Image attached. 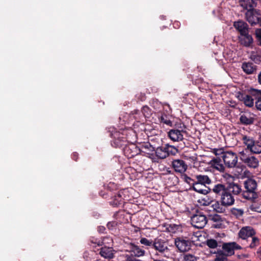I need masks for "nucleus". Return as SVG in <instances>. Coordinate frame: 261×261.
I'll list each match as a JSON object with an SVG mask.
<instances>
[{
	"label": "nucleus",
	"instance_id": "obj_13",
	"mask_svg": "<svg viewBox=\"0 0 261 261\" xmlns=\"http://www.w3.org/2000/svg\"><path fill=\"white\" fill-rule=\"evenodd\" d=\"M172 166L176 172L179 173L181 174H184L188 168V166L186 162L180 159L173 160L172 162Z\"/></svg>",
	"mask_w": 261,
	"mask_h": 261
},
{
	"label": "nucleus",
	"instance_id": "obj_29",
	"mask_svg": "<svg viewBox=\"0 0 261 261\" xmlns=\"http://www.w3.org/2000/svg\"><path fill=\"white\" fill-rule=\"evenodd\" d=\"M244 144L247 146V149L251 148L256 142L253 138L250 136H244L242 138Z\"/></svg>",
	"mask_w": 261,
	"mask_h": 261
},
{
	"label": "nucleus",
	"instance_id": "obj_21",
	"mask_svg": "<svg viewBox=\"0 0 261 261\" xmlns=\"http://www.w3.org/2000/svg\"><path fill=\"white\" fill-rule=\"evenodd\" d=\"M239 5L247 11H251L256 6V3L254 0H239Z\"/></svg>",
	"mask_w": 261,
	"mask_h": 261
},
{
	"label": "nucleus",
	"instance_id": "obj_3",
	"mask_svg": "<svg viewBox=\"0 0 261 261\" xmlns=\"http://www.w3.org/2000/svg\"><path fill=\"white\" fill-rule=\"evenodd\" d=\"M244 185L245 190L242 192L243 197L247 200H254L257 197L255 192L256 181L252 178H248L244 181Z\"/></svg>",
	"mask_w": 261,
	"mask_h": 261
},
{
	"label": "nucleus",
	"instance_id": "obj_34",
	"mask_svg": "<svg viewBox=\"0 0 261 261\" xmlns=\"http://www.w3.org/2000/svg\"><path fill=\"white\" fill-rule=\"evenodd\" d=\"M160 122L164 124L167 125L169 126H172V122L170 119V118L168 116L165 114L162 115V116L159 118Z\"/></svg>",
	"mask_w": 261,
	"mask_h": 261
},
{
	"label": "nucleus",
	"instance_id": "obj_8",
	"mask_svg": "<svg viewBox=\"0 0 261 261\" xmlns=\"http://www.w3.org/2000/svg\"><path fill=\"white\" fill-rule=\"evenodd\" d=\"M225 165L228 168L234 167L238 162V156L232 151H226L222 156Z\"/></svg>",
	"mask_w": 261,
	"mask_h": 261
},
{
	"label": "nucleus",
	"instance_id": "obj_38",
	"mask_svg": "<svg viewBox=\"0 0 261 261\" xmlns=\"http://www.w3.org/2000/svg\"><path fill=\"white\" fill-rule=\"evenodd\" d=\"M231 214L235 216L236 218H239L242 216L244 214V211L242 209L232 208L231 210Z\"/></svg>",
	"mask_w": 261,
	"mask_h": 261
},
{
	"label": "nucleus",
	"instance_id": "obj_56",
	"mask_svg": "<svg viewBox=\"0 0 261 261\" xmlns=\"http://www.w3.org/2000/svg\"><path fill=\"white\" fill-rule=\"evenodd\" d=\"M139 112V111L137 110H135L133 111H132V114L133 115H136V114H137Z\"/></svg>",
	"mask_w": 261,
	"mask_h": 261
},
{
	"label": "nucleus",
	"instance_id": "obj_45",
	"mask_svg": "<svg viewBox=\"0 0 261 261\" xmlns=\"http://www.w3.org/2000/svg\"><path fill=\"white\" fill-rule=\"evenodd\" d=\"M213 206L214 210H215L217 212L222 213L224 211L223 207L220 205V204L218 202H215V203L214 204Z\"/></svg>",
	"mask_w": 261,
	"mask_h": 261
},
{
	"label": "nucleus",
	"instance_id": "obj_2",
	"mask_svg": "<svg viewBox=\"0 0 261 261\" xmlns=\"http://www.w3.org/2000/svg\"><path fill=\"white\" fill-rule=\"evenodd\" d=\"M196 178L197 180L193 187L194 191L202 194H206L211 192V188L206 187V185H209L212 182L207 175H197L196 176Z\"/></svg>",
	"mask_w": 261,
	"mask_h": 261
},
{
	"label": "nucleus",
	"instance_id": "obj_18",
	"mask_svg": "<svg viewBox=\"0 0 261 261\" xmlns=\"http://www.w3.org/2000/svg\"><path fill=\"white\" fill-rule=\"evenodd\" d=\"M254 115L250 112H245L241 115L240 117V121L243 125H250L253 123L254 121Z\"/></svg>",
	"mask_w": 261,
	"mask_h": 261
},
{
	"label": "nucleus",
	"instance_id": "obj_19",
	"mask_svg": "<svg viewBox=\"0 0 261 261\" xmlns=\"http://www.w3.org/2000/svg\"><path fill=\"white\" fill-rule=\"evenodd\" d=\"M242 69L247 74H252L255 73L257 66L250 62H244L242 64Z\"/></svg>",
	"mask_w": 261,
	"mask_h": 261
},
{
	"label": "nucleus",
	"instance_id": "obj_58",
	"mask_svg": "<svg viewBox=\"0 0 261 261\" xmlns=\"http://www.w3.org/2000/svg\"><path fill=\"white\" fill-rule=\"evenodd\" d=\"M258 42V45L261 46V39H257Z\"/></svg>",
	"mask_w": 261,
	"mask_h": 261
},
{
	"label": "nucleus",
	"instance_id": "obj_43",
	"mask_svg": "<svg viewBox=\"0 0 261 261\" xmlns=\"http://www.w3.org/2000/svg\"><path fill=\"white\" fill-rule=\"evenodd\" d=\"M196 257L191 254H186L184 255L183 260L182 261H196Z\"/></svg>",
	"mask_w": 261,
	"mask_h": 261
},
{
	"label": "nucleus",
	"instance_id": "obj_7",
	"mask_svg": "<svg viewBox=\"0 0 261 261\" xmlns=\"http://www.w3.org/2000/svg\"><path fill=\"white\" fill-rule=\"evenodd\" d=\"M240 160L248 167L253 169H255L258 167L259 161L255 156L247 155L244 151L240 152Z\"/></svg>",
	"mask_w": 261,
	"mask_h": 261
},
{
	"label": "nucleus",
	"instance_id": "obj_39",
	"mask_svg": "<svg viewBox=\"0 0 261 261\" xmlns=\"http://www.w3.org/2000/svg\"><path fill=\"white\" fill-rule=\"evenodd\" d=\"M250 59L256 64L261 62V55L254 52L251 54Z\"/></svg>",
	"mask_w": 261,
	"mask_h": 261
},
{
	"label": "nucleus",
	"instance_id": "obj_57",
	"mask_svg": "<svg viewBox=\"0 0 261 261\" xmlns=\"http://www.w3.org/2000/svg\"><path fill=\"white\" fill-rule=\"evenodd\" d=\"M174 27H178V22H176L174 23Z\"/></svg>",
	"mask_w": 261,
	"mask_h": 261
},
{
	"label": "nucleus",
	"instance_id": "obj_49",
	"mask_svg": "<svg viewBox=\"0 0 261 261\" xmlns=\"http://www.w3.org/2000/svg\"><path fill=\"white\" fill-rule=\"evenodd\" d=\"M255 35L257 39H261V29H256L255 31Z\"/></svg>",
	"mask_w": 261,
	"mask_h": 261
},
{
	"label": "nucleus",
	"instance_id": "obj_48",
	"mask_svg": "<svg viewBox=\"0 0 261 261\" xmlns=\"http://www.w3.org/2000/svg\"><path fill=\"white\" fill-rule=\"evenodd\" d=\"M212 220L216 222H221L222 221V217L219 215L215 214L212 216Z\"/></svg>",
	"mask_w": 261,
	"mask_h": 261
},
{
	"label": "nucleus",
	"instance_id": "obj_32",
	"mask_svg": "<svg viewBox=\"0 0 261 261\" xmlns=\"http://www.w3.org/2000/svg\"><path fill=\"white\" fill-rule=\"evenodd\" d=\"M227 257L228 256L221 251V250H219L216 252L215 261H227Z\"/></svg>",
	"mask_w": 261,
	"mask_h": 261
},
{
	"label": "nucleus",
	"instance_id": "obj_30",
	"mask_svg": "<svg viewBox=\"0 0 261 261\" xmlns=\"http://www.w3.org/2000/svg\"><path fill=\"white\" fill-rule=\"evenodd\" d=\"M260 244V239L255 236L251 237V240L249 244L248 247L251 249H255Z\"/></svg>",
	"mask_w": 261,
	"mask_h": 261
},
{
	"label": "nucleus",
	"instance_id": "obj_20",
	"mask_svg": "<svg viewBox=\"0 0 261 261\" xmlns=\"http://www.w3.org/2000/svg\"><path fill=\"white\" fill-rule=\"evenodd\" d=\"M233 27L239 32V35L249 32L248 24L243 21H235L233 23Z\"/></svg>",
	"mask_w": 261,
	"mask_h": 261
},
{
	"label": "nucleus",
	"instance_id": "obj_11",
	"mask_svg": "<svg viewBox=\"0 0 261 261\" xmlns=\"http://www.w3.org/2000/svg\"><path fill=\"white\" fill-rule=\"evenodd\" d=\"M235 199L234 196L226 191L220 196V202L221 205L225 207H228L234 203Z\"/></svg>",
	"mask_w": 261,
	"mask_h": 261
},
{
	"label": "nucleus",
	"instance_id": "obj_37",
	"mask_svg": "<svg viewBox=\"0 0 261 261\" xmlns=\"http://www.w3.org/2000/svg\"><path fill=\"white\" fill-rule=\"evenodd\" d=\"M165 147L166 153H168V156L170 154H175L177 152V149L173 146L166 144Z\"/></svg>",
	"mask_w": 261,
	"mask_h": 261
},
{
	"label": "nucleus",
	"instance_id": "obj_61",
	"mask_svg": "<svg viewBox=\"0 0 261 261\" xmlns=\"http://www.w3.org/2000/svg\"><path fill=\"white\" fill-rule=\"evenodd\" d=\"M201 187V186L199 187V189H202Z\"/></svg>",
	"mask_w": 261,
	"mask_h": 261
},
{
	"label": "nucleus",
	"instance_id": "obj_36",
	"mask_svg": "<svg viewBox=\"0 0 261 261\" xmlns=\"http://www.w3.org/2000/svg\"><path fill=\"white\" fill-rule=\"evenodd\" d=\"M151 106L156 110L160 111L163 108L162 103L157 99H153L151 101Z\"/></svg>",
	"mask_w": 261,
	"mask_h": 261
},
{
	"label": "nucleus",
	"instance_id": "obj_31",
	"mask_svg": "<svg viewBox=\"0 0 261 261\" xmlns=\"http://www.w3.org/2000/svg\"><path fill=\"white\" fill-rule=\"evenodd\" d=\"M168 231L171 233H176L181 231V226L180 225L170 224L167 227Z\"/></svg>",
	"mask_w": 261,
	"mask_h": 261
},
{
	"label": "nucleus",
	"instance_id": "obj_14",
	"mask_svg": "<svg viewBox=\"0 0 261 261\" xmlns=\"http://www.w3.org/2000/svg\"><path fill=\"white\" fill-rule=\"evenodd\" d=\"M152 248L154 249L156 251L161 253L167 252L168 250L166 242L164 240L160 238H156L154 240Z\"/></svg>",
	"mask_w": 261,
	"mask_h": 261
},
{
	"label": "nucleus",
	"instance_id": "obj_42",
	"mask_svg": "<svg viewBox=\"0 0 261 261\" xmlns=\"http://www.w3.org/2000/svg\"><path fill=\"white\" fill-rule=\"evenodd\" d=\"M107 240L110 241H111V242H112V240L110 238H109L108 237H105V238H103L102 239V241H101V240H98V241L95 240V242L92 241V243L96 244L98 246H102V245H104L105 244H106V241Z\"/></svg>",
	"mask_w": 261,
	"mask_h": 261
},
{
	"label": "nucleus",
	"instance_id": "obj_26",
	"mask_svg": "<svg viewBox=\"0 0 261 261\" xmlns=\"http://www.w3.org/2000/svg\"><path fill=\"white\" fill-rule=\"evenodd\" d=\"M226 191V187L222 184H217L212 188L211 192L214 193L216 195L221 196Z\"/></svg>",
	"mask_w": 261,
	"mask_h": 261
},
{
	"label": "nucleus",
	"instance_id": "obj_52",
	"mask_svg": "<svg viewBox=\"0 0 261 261\" xmlns=\"http://www.w3.org/2000/svg\"><path fill=\"white\" fill-rule=\"evenodd\" d=\"M257 256L261 259V246L259 247L256 251Z\"/></svg>",
	"mask_w": 261,
	"mask_h": 261
},
{
	"label": "nucleus",
	"instance_id": "obj_9",
	"mask_svg": "<svg viewBox=\"0 0 261 261\" xmlns=\"http://www.w3.org/2000/svg\"><path fill=\"white\" fill-rule=\"evenodd\" d=\"M191 242L182 237H178L174 240V244L178 250L181 252H186L190 249Z\"/></svg>",
	"mask_w": 261,
	"mask_h": 261
},
{
	"label": "nucleus",
	"instance_id": "obj_24",
	"mask_svg": "<svg viewBox=\"0 0 261 261\" xmlns=\"http://www.w3.org/2000/svg\"><path fill=\"white\" fill-rule=\"evenodd\" d=\"M99 254L102 257L108 259L112 258L114 256L112 247L106 246L101 248Z\"/></svg>",
	"mask_w": 261,
	"mask_h": 261
},
{
	"label": "nucleus",
	"instance_id": "obj_17",
	"mask_svg": "<svg viewBox=\"0 0 261 261\" xmlns=\"http://www.w3.org/2000/svg\"><path fill=\"white\" fill-rule=\"evenodd\" d=\"M237 97L239 100L243 101L247 107L251 108L254 106V99L249 95L242 92H238Z\"/></svg>",
	"mask_w": 261,
	"mask_h": 261
},
{
	"label": "nucleus",
	"instance_id": "obj_15",
	"mask_svg": "<svg viewBox=\"0 0 261 261\" xmlns=\"http://www.w3.org/2000/svg\"><path fill=\"white\" fill-rule=\"evenodd\" d=\"M140 149V153H144L147 156L153 159L154 157V152L155 148L149 143H146L140 144L139 146Z\"/></svg>",
	"mask_w": 261,
	"mask_h": 261
},
{
	"label": "nucleus",
	"instance_id": "obj_62",
	"mask_svg": "<svg viewBox=\"0 0 261 261\" xmlns=\"http://www.w3.org/2000/svg\"><path fill=\"white\" fill-rule=\"evenodd\" d=\"M135 119H137V117L134 116Z\"/></svg>",
	"mask_w": 261,
	"mask_h": 261
},
{
	"label": "nucleus",
	"instance_id": "obj_50",
	"mask_svg": "<svg viewBox=\"0 0 261 261\" xmlns=\"http://www.w3.org/2000/svg\"><path fill=\"white\" fill-rule=\"evenodd\" d=\"M89 254V253L88 252H85L84 253V257L86 258L87 261H94L93 259L88 256Z\"/></svg>",
	"mask_w": 261,
	"mask_h": 261
},
{
	"label": "nucleus",
	"instance_id": "obj_33",
	"mask_svg": "<svg viewBox=\"0 0 261 261\" xmlns=\"http://www.w3.org/2000/svg\"><path fill=\"white\" fill-rule=\"evenodd\" d=\"M132 251L134 255L137 257L143 256L145 254V251L138 246H134Z\"/></svg>",
	"mask_w": 261,
	"mask_h": 261
},
{
	"label": "nucleus",
	"instance_id": "obj_5",
	"mask_svg": "<svg viewBox=\"0 0 261 261\" xmlns=\"http://www.w3.org/2000/svg\"><path fill=\"white\" fill-rule=\"evenodd\" d=\"M186 126L180 123L178 128H173L169 131L168 136L169 138L174 142H178L183 139V133H186Z\"/></svg>",
	"mask_w": 261,
	"mask_h": 261
},
{
	"label": "nucleus",
	"instance_id": "obj_28",
	"mask_svg": "<svg viewBox=\"0 0 261 261\" xmlns=\"http://www.w3.org/2000/svg\"><path fill=\"white\" fill-rule=\"evenodd\" d=\"M154 151L155 156L158 159H164L168 156V153H166L165 146L159 147L156 148Z\"/></svg>",
	"mask_w": 261,
	"mask_h": 261
},
{
	"label": "nucleus",
	"instance_id": "obj_10",
	"mask_svg": "<svg viewBox=\"0 0 261 261\" xmlns=\"http://www.w3.org/2000/svg\"><path fill=\"white\" fill-rule=\"evenodd\" d=\"M222 248L221 251H223L227 256H230L234 254L235 250L241 249L242 247L237 243L233 242L224 243Z\"/></svg>",
	"mask_w": 261,
	"mask_h": 261
},
{
	"label": "nucleus",
	"instance_id": "obj_35",
	"mask_svg": "<svg viewBox=\"0 0 261 261\" xmlns=\"http://www.w3.org/2000/svg\"><path fill=\"white\" fill-rule=\"evenodd\" d=\"M248 150L252 153L259 154L261 153V145L258 142H255Z\"/></svg>",
	"mask_w": 261,
	"mask_h": 261
},
{
	"label": "nucleus",
	"instance_id": "obj_63",
	"mask_svg": "<svg viewBox=\"0 0 261 261\" xmlns=\"http://www.w3.org/2000/svg\"><path fill=\"white\" fill-rule=\"evenodd\" d=\"M258 212H261V210L260 211H259Z\"/></svg>",
	"mask_w": 261,
	"mask_h": 261
},
{
	"label": "nucleus",
	"instance_id": "obj_46",
	"mask_svg": "<svg viewBox=\"0 0 261 261\" xmlns=\"http://www.w3.org/2000/svg\"><path fill=\"white\" fill-rule=\"evenodd\" d=\"M226 151H224L222 149H217L214 150L215 155L217 156H219L220 159H222V156Z\"/></svg>",
	"mask_w": 261,
	"mask_h": 261
},
{
	"label": "nucleus",
	"instance_id": "obj_12",
	"mask_svg": "<svg viewBox=\"0 0 261 261\" xmlns=\"http://www.w3.org/2000/svg\"><path fill=\"white\" fill-rule=\"evenodd\" d=\"M256 234L255 229L251 226H247L243 227L239 231L238 235L240 238L243 240H247L248 238H251Z\"/></svg>",
	"mask_w": 261,
	"mask_h": 261
},
{
	"label": "nucleus",
	"instance_id": "obj_41",
	"mask_svg": "<svg viewBox=\"0 0 261 261\" xmlns=\"http://www.w3.org/2000/svg\"><path fill=\"white\" fill-rule=\"evenodd\" d=\"M206 245L211 248H216L218 246V243L214 239H209L206 241Z\"/></svg>",
	"mask_w": 261,
	"mask_h": 261
},
{
	"label": "nucleus",
	"instance_id": "obj_44",
	"mask_svg": "<svg viewBox=\"0 0 261 261\" xmlns=\"http://www.w3.org/2000/svg\"><path fill=\"white\" fill-rule=\"evenodd\" d=\"M182 176L185 182L189 185H192L193 187H194V184L195 183V181H194L193 179L185 174L182 175Z\"/></svg>",
	"mask_w": 261,
	"mask_h": 261
},
{
	"label": "nucleus",
	"instance_id": "obj_27",
	"mask_svg": "<svg viewBox=\"0 0 261 261\" xmlns=\"http://www.w3.org/2000/svg\"><path fill=\"white\" fill-rule=\"evenodd\" d=\"M252 94L254 96L256 101L255 102V106L257 109L261 111V91L253 89L252 91Z\"/></svg>",
	"mask_w": 261,
	"mask_h": 261
},
{
	"label": "nucleus",
	"instance_id": "obj_60",
	"mask_svg": "<svg viewBox=\"0 0 261 261\" xmlns=\"http://www.w3.org/2000/svg\"><path fill=\"white\" fill-rule=\"evenodd\" d=\"M219 225H221V223H220L219 224H217V225H216V226H215V227H216V228H217V227H220V226H219Z\"/></svg>",
	"mask_w": 261,
	"mask_h": 261
},
{
	"label": "nucleus",
	"instance_id": "obj_16",
	"mask_svg": "<svg viewBox=\"0 0 261 261\" xmlns=\"http://www.w3.org/2000/svg\"><path fill=\"white\" fill-rule=\"evenodd\" d=\"M239 42L242 45L245 47H250L253 42V39L251 35L249 34V32L245 34L239 35L238 36Z\"/></svg>",
	"mask_w": 261,
	"mask_h": 261
},
{
	"label": "nucleus",
	"instance_id": "obj_6",
	"mask_svg": "<svg viewBox=\"0 0 261 261\" xmlns=\"http://www.w3.org/2000/svg\"><path fill=\"white\" fill-rule=\"evenodd\" d=\"M245 16L246 20L251 25L258 24L261 26V14L259 10L253 9L247 11Z\"/></svg>",
	"mask_w": 261,
	"mask_h": 261
},
{
	"label": "nucleus",
	"instance_id": "obj_23",
	"mask_svg": "<svg viewBox=\"0 0 261 261\" xmlns=\"http://www.w3.org/2000/svg\"><path fill=\"white\" fill-rule=\"evenodd\" d=\"M123 191H119L112 197L111 201L110 202V204L114 207H117L121 204L123 202Z\"/></svg>",
	"mask_w": 261,
	"mask_h": 261
},
{
	"label": "nucleus",
	"instance_id": "obj_59",
	"mask_svg": "<svg viewBox=\"0 0 261 261\" xmlns=\"http://www.w3.org/2000/svg\"><path fill=\"white\" fill-rule=\"evenodd\" d=\"M99 229H100V230H105V229L104 227H100Z\"/></svg>",
	"mask_w": 261,
	"mask_h": 261
},
{
	"label": "nucleus",
	"instance_id": "obj_51",
	"mask_svg": "<svg viewBox=\"0 0 261 261\" xmlns=\"http://www.w3.org/2000/svg\"><path fill=\"white\" fill-rule=\"evenodd\" d=\"M78 155L79 154L77 152H73L72 154L71 158L73 160L76 161L78 159Z\"/></svg>",
	"mask_w": 261,
	"mask_h": 261
},
{
	"label": "nucleus",
	"instance_id": "obj_55",
	"mask_svg": "<svg viewBox=\"0 0 261 261\" xmlns=\"http://www.w3.org/2000/svg\"><path fill=\"white\" fill-rule=\"evenodd\" d=\"M258 81L260 84H261V72L259 73V74L258 75Z\"/></svg>",
	"mask_w": 261,
	"mask_h": 261
},
{
	"label": "nucleus",
	"instance_id": "obj_22",
	"mask_svg": "<svg viewBox=\"0 0 261 261\" xmlns=\"http://www.w3.org/2000/svg\"><path fill=\"white\" fill-rule=\"evenodd\" d=\"M226 190L234 196L239 195L242 192L241 186L234 182L230 183L228 186L226 187Z\"/></svg>",
	"mask_w": 261,
	"mask_h": 261
},
{
	"label": "nucleus",
	"instance_id": "obj_4",
	"mask_svg": "<svg viewBox=\"0 0 261 261\" xmlns=\"http://www.w3.org/2000/svg\"><path fill=\"white\" fill-rule=\"evenodd\" d=\"M192 225L197 228H203L207 222L205 215L201 212H197L191 218Z\"/></svg>",
	"mask_w": 261,
	"mask_h": 261
},
{
	"label": "nucleus",
	"instance_id": "obj_25",
	"mask_svg": "<svg viewBox=\"0 0 261 261\" xmlns=\"http://www.w3.org/2000/svg\"><path fill=\"white\" fill-rule=\"evenodd\" d=\"M221 159L219 156H217L210 161V164L216 170L220 172H223L225 170V167L222 164Z\"/></svg>",
	"mask_w": 261,
	"mask_h": 261
},
{
	"label": "nucleus",
	"instance_id": "obj_1",
	"mask_svg": "<svg viewBox=\"0 0 261 261\" xmlns=\"http://www.w3.org/2000/svg\"><path fill=\"white\" fill-rule=\"evenodd\" d=\"M126 135V130L125 129L121 130V132L112 130L111 134V137L113 138L111 143L112 146L115 147H120L125 145L123 148L124 155L128 158H132L140 154V149L139 146L133 143L125 144L127 141Z\"/></svg>",
	"mask_w": 261,
	"mask_h": 261
},
{
	"label": "nucleus",
	"instance_id": "obj_47",
	"mask_svg": "<svg viewBox=\"0 0 261 261\" xmlns=\"http://www.w3.org/2000/svg\"><path fill=\"white\" fill-rule=\"evenodd\" d=\"M142 113L144 114L145 117H149L150 115L149 109L147 106H144L142 108Z\"/></svg>",
	"mask_w": 261,
	"mask_h": 261
},
{
	"label": "nucleus",
	"instance_id": "obj_54",
	"mask_svg": "<svg viewBox=\"0 0 261 261\" xmlns=\"http://www.w3.org/2000/svg\"><path fill=\"white\" fill-rule=\"evenodd\" d=\"M113 224H115V222H109L108 224H107V226L109 228V229H111V227L113 226Z\"/></svg>",
	"mask_w": 261,
	"mask_h": 261
},
{
	"label": "nucleus",
	"instance_id": "obj_53",
	"mask_svg": "<svg viewBox=\"0 0 261 261\" xmlns=\"http://www.w3.org/2000/svg\"><path fill=\"white\" fill-rule=\"evenodd\" d=\"M165 172L164 174H172V171L169 168H166V169L165 170Z\"/></svg>",
	"mask_w": 261,
	"mask_h": 261
},
{
	"label": "nucleus",
	"instance_id": "obj_40",
	"mask_svg": "<svg viewBox=\"0 0 261 261\" xmlns=\"http://www.w3.org/2000/svg\"><path fill=\"white\" fill-rule=\"evenodd\" d=\"M141 244L145 245L146 246H149L150 247H152L153 241L152 240H148L145 238H142L140 241Z\"/></svg>",
	"mask_w": 261,
	"mask_h": 261
}]
</instances>
